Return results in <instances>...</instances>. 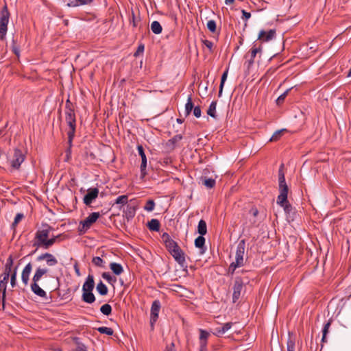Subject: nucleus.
<instances>
[{"label": "nucleus", "instance_id": "nucleus-15", "mask_svg": "<svg viewBox=\"0 0 351 351\" xmlns=\"http://www.w3.org/2000/svg\"><path fill=\"white\" fill-rule=\"evenodd\" d=\"M276 35V29H270L268 32L265 30L260 31L258 34V39L261 40L263 42H268L272 40Z\"/></svg>", "mask_w": 351, "mask_h": 351}, {"label": "nucleus", "instance_id": "nucleus-36", "mask_svg": "<svg viewBox=\"0 0 351 351\" xmlns=\"http://www.w3.org/2000/svg\"><path fill=\"white\" fill-rule=\"evenodd\" d=\"M73 112H75V105L71 101L69 98H68L65 102L64 113L67 114Z\"/></svg>", "mask_w": 351, "mask_h": 351}, {"label": "nucleus", "instance_id": "nucleus-13", "mask_svg": "<svg viewBox=\"0 0 351 351\" xmlns=\"http://www.w3.org/2000/svg\"><path fill=\"white\" fill-rule=\"evenodd\" d=\"M46 261V263L49 267H53L58 264V260L56 258L50 253L46 252L39 255L36 258L37 261Z\"/></svg>", "mask_w": 351, "mask_h": 351}, {"label": "nucleus", "instance_id": "nucleus-3", "mask_svg": "<svg viewBox=\"0 0 351 351\" xmlns=\"http://www.w3.org/2000/svg\"><path fill=\"white\" fill-rule=\"evenodd\" d=\"M284 165L282 164L278 170V182L280 194L277 198V203H285L287 202L289 188L285 181L283 171Z\"/></svg>", "mask_w": 351, "mask_h": 351}, {"label": "nucleus", "instance_id": "nucleus-16", "mask_svg": "<svg viewBox=\"0 0 351 351\" xmlns=\"http://www.w3.org/2000/svg\"><path fill=\"white\" fill-rule=\"evenodd\" d=\"M94 287H95L94 277L92 275H88V277L86 278L85 282L83 285L82 291L83 292L93 291Z\"/></svg>", "mask_w": 351, "mask_h": 351}, {"label": "nucleus", "instance_id": "nucleus-44", "mask_svg": "<svg viewBox=\"0 0 351 351\" xmlns=\"http://www.w3.org/2000/svg\"><path fill=\"white\" fill-rule=\"evenodd\" d=\"M278 205H280L281 207L284 208V210L286 213L289 214L292 211V206L289 202V201L287 199V202L285 203H277Z\"/></svg>", "mask_w": 351, "mask_h": 351}, {"label": "nucleus", "instance_id": "nucleus-49", "mask_svg": "<svg viewBox=\"0 0 351 351\" xmlns=\"http://www.w3.org/2000/svg\"><path fill=\"white\" fill-rule=\"evenodd\" d=\"M16 270H17V267H16L14 269L12 273L10 275V284L12 287H14L16 286Z\"/></svg>", "mask_w": 351, "mask_h": 351}, {"label": "nucleus", "instance_id": "nucleus-18", "mask_svg": "<svg viewBox=\"0 0 351 351\" xmlns=\"http://www.w3.org/2000/svg\"><path fill=\"white\" fill-rule=\"evenodd\" d=\"M249 214L253 217V220L252 221V224L254 226H258L261 223V219H258L259 211L256 207H252L249 210Z\"/></svg>", "mask_w": 351, "mask_h": 351}, {"label": "nucleus", "instance_id": "nucleus-14", "mask_svg": "<svg viewBox=\"0 0 351 351\" xmlns=\"http://www.w3.org/2000/svg\"><path fill=\"white\" fill-rule=\"evenodd\" d=\"M261 51V47H253L252 48L250 51L245 55V58H247L248 55L250 54V58L247 60L245 62L247 64V68L249 70L251 66L254 62V58L256 57V54Z\"/></svg>", "mask_w": 351, "mask_h": 351}, {"label": "nucleus", "instance_id": "nucleus-60", "mask_svg": "<svg viewBox=\"0 0 351 351\" xmlns=\"http://www.w3.org/2000/svg\"><path fill=\"white\" fill-rule=\"evenodd\" d=\"M241 12H242V19L243 20L247 21L251 17V14L250 12H246L245 10H242Z\"/></svg>", "mask_w": 351, "mask_h": 351}, {"label": "nucleus", "instance_id": "nucleus-4", "mask_svg": "<svg viewBox=\"0 0 351 351\" xmlns=\"http://www.w3.org/2000/svg\"><path fill=\"white\" fill-rule=\"evenodd\" d=\"M10 12L7 5H4L0 13V40H3L8 30V23L10 18Z\"/></svg>", "mask_w": 351, "mask_h": 351}, {"label": "nucleus", "instance_id": "nucleus-54", "mask_svg": "<svg viewBox=\"0 0 351 351\" xmlns=\"http://www.w3.org/2000/svg\"><path fill=\"white\" fill-rule=\"evenodd\" d=\"M101 276L104 279L107 280L109 283H111L112 281L114 282L116 280L115 278L113 280V278L111 276V275L108 272H104L101 274Z\"/></svg>", "mask_w": 351, "mask_h": 351}, {"label": "nucleus", "instance_id": "nucleus-20", "mask_svg": "<svg viewBox=\"0 0 351 351\" xmlns=\"http://www.w3.org/2000/svg\"><path fill=\"white\" fill-rule=\"evenodd\" d=\"M31 289L33 293L36 295L41 298H47L46 292L39 287L38 282H33L31 285Z\"/></svg>", "mask_w": 351, "mask_h": 351}, {"label": "nucleus", "instance_id": "nucleus-30", "mask_svg": "<svg viewBox=\"0 0 351 351\" xmlns=\"http://www.w3.org/2000/svg\"><path fill=\"white\" fill-rule=\"evenodd\" d=\"M197 232L200 235H205L207 233V226L206 221L204 219H201L198 223Z\"/></svg>", "mask_w": 351, "mask_h": 351}, {"label": "nucleus", "instance_id": "nucleus-5", "mask_svg": "<svg viewBox=\"0 0 351 351\" xmlns=\"http://www.w3.org/2000/svg\"><path fill=\"white\" fill-rule=\"evenodd\" d=\"M26 152L19 147H16L13 150L12 158L10 159L11 167L13 169L19 170L21 164L25 159Z\"/></svg>", "mask_w": 351, "mask_h": 351}, {"label": "nucleus", "instance_id": "nucleus-61", "mask_svg": "<svg viewBox=\"0 0 351 351\" xmlns=\"http://www.w3.org/2000/svg\"><path fill=\"white\" fill-rule=\"evenodd\" d=\"M5 298H6V290H3L2 292V296L1 298V302H2V308L4 310L5 308Z\"/></svg>", "mask_w": 351, "mask_h": 351}, {"label": "nucleus", "instance_id": "nucleus-53", "mask_svg": "<svg viewBox=\"0 0 351 351\" xmlns=\"http://www.w3.org/2000/svg\"><path fill=\"white\" fill-rule=\"evenodd\" d=\"M12 267L11 266L5 265L4 271L1 276H2L4 278L9 280L10 272L12 271Z\"/></svg>", "mask_w": 351, "mask_h": 351}, {"label": "nucleus", "instance_id": "nucleus-48", "mask_svg": "<svg viewBox=\"0 0 351 351\" xmlns=\"http://www.w3.org/2000/svg\"><path fill=\"white\" fill-rule=\"evenodd\" d=\"M154 206H155L154 201L153 199H149L148 201H147V202L144 206V209L150 212L154 209Z\"/></svg>", "mask_w": 351, "mask_h": 351}, {"label": "nucleus", "instance_id": "nucleus-34", "mask_svg": "<svg viewBox=\"0 0 351 351\" xmlns=\"http://www.w3.org/2000/svg\"><path fill=\"white\" fill-rule=\"evenodd\" d=\"M216 107H217V101H213L209 106V108L207 110V114L213 118H216Z\"/></svg>", "mask_w": 351, "mask_h": 351}, {"label": "nucleus", "instance_id": "nucleus-56", "mask_svg": "<svg viewBox=\"0 0 351 351\" xmlns=\"http://www.w3.org/2000/svg\"><path fill=\"white\" fill-rule=\"evenodd\" d=\"M145 49V46L143 44H140L138 46V48L136 51V52L134 53V57H137L139 56L140 53H143Z\"/></svg>", "mask_w": 351, "mask_h": 351}, {"label": "nucleus", "instance_id": "nucleus-42", "mask_svg": "<svg viewBox=\"0 0 351 351\" xmlns=\"http://www.w3.org/2000/svg\"><path fill=\"white\" fill-rule=\"evenodd\" d=\"M100 311L105 315H109L112 313V306L108 304H105L101 306Z\"/></svg>", "mask_w": 351, "mask_h": 351}, {"label": "nucleus", "instance_id": "nucleus-46", "mask_svg": "<svg viewBox=\"0 0 351 351\" xmlns=\"http://www.w3.org/2000/svg\"><path fill=\"white\" fill-rule=\"evenodd\" d=\"M128 195H123L119 196L116 199L115 204L125 205V204H126L128 203Z\"/></svg>", "mask_w": 351, "mask_h": 351}, {"label": "nucleus", "instance_id": "nucleus-50", "mask_svg": "<svg viewBox=\"0 0 351 351\" xmlns=\"http://www.w3.org/2000/svg\"><path fill=\"white\" fill-rule=\"evenodd\" d=\"M8 282V279L4 278L2 276H0V291H3V290H6L7 284Z\"/></svg>", "mask_w": 351, "mask_h": 351}, {"label": "nucleus", "instance_id": "nucleus-38", "mask_svg": "<svg viewBox=\"0 0 351 351\" xmlns=\"http://www.w3.org/2000/svg\"><path fill=\"white\" fill-rule=\"evenodd\" d=\"M227 76H228V69H226L221 75V82H220V85H219V93H218L219 97H221L222 95L223 86H224L225 82L227 79Z\"/></svg>", "mask_w": 351, "mask_h": 351}, {"label": "nucleus", "instance_id": "nucleus-57", "mask_svg": "<svg viewBox=\"0 0 351 351\" xmlns=\"http://www.w3.org/2000/svg\"><path fill=\"white\" fill-rule=\"evenodd\" d=\"M241 266H239V265L234 263H232L229 267H228V273L230 274H233L235 269L237 268V267H240Z\"/></svg>", "mask_w": 351, "mask_h": 351}, {"label": "nucleus", "instance_id": "nucleus-32", "mask_svg": "<svg viewBox=\"0 0 351 351\" xmlns=\"http://www.w3.org/2000/svg\"><path fill=\"white\" fill-rule=\"evenodd\" d=\"M193 108L194 104L192 101L191 96L190 95L188 97L187 102L185 105V116H189L191 114V111L193 110Z\"/></svg>", "mask_w": 351, "mask_h": 351}, {"label": "nucleus", "instance_id": "nucleus-31", "mask_svg": "<svg viewBox=\"0 0 351 351\" xmlns=\"http://www.w3.org/2000/svg\"><path fill=\"white\" fill-rule=\"evenodd\" d=\"M151 30L155 34H159L162 31V27L158 21H154L151 24Z\"/></svg>", "mask_w": 351, "mask_h": 351}, {"label": "nucleus", "instance_id": "nucleus-23", "mask_svg": "<svg viewBox=\"0 0 351 351\" xmlns=\"http://www.w3.org/2000/svg\"><path fill=\"white\" fill-rule=\"evenodd\" d=\"M205 238L204 237V235L198 236L195 240V245L196 247L200 249L201 254H204L205 252Z\"/></svg>", "mask_w": 351, "mask_h": 351}, {"label": "nucleus", "instance_id": "nucleus-28", "mask_svg": "<svg viewBox=\"0 0 351 351\" xmlns=\"http://www.w3.org/2000/svg\"><path fill=\"white\" fill-rule=\"evenodd\" d=\"M147 228L151 231H156L158 232L160 230V221L156 219H152L151 221H149L147 223Z\"/></svg>", "mask_w": 351, "mask_h": 351}, {"label": "nucleus", "instance_id": "nucleus-22", "mask_svg": "<svg viewBox=\"0 0 351 351\" xmlns=\"http://www.w3.org/2000/svg\"><path fill=\"white\" fill-rule=\"evenodd\" d=\"M48 272V269L47 268H41L38 267L36 270V272L33 276L32 280L33 282H38L41 278L45 275Z\"/></svg>", "mask_w": 351, "mask_h": 351}, {"label": "nucleus", "instance_id": "nucleus-2", "mask_svg": "<svg viewBox=\"0 0 351 351\" xmlns=\"http://www.w3.org/2000/svg\"><path fill=\"white\" fill-rule=\"evenodd\" d=\"M52 230V227H51L49 224H42L41 228L38 229L35 234V237L33 243V246L36 247V249L32 253H30L29 255L34 254L36 250L39 247L44 248L46 241L49 237L50 232Z\"/></svg>", "mask_w": 351, "mask_h": 351}, {"label": "nucleus", "instance_id": "nucleus-21", "mask_svg": "<svg viewBox=\"0 0 351 351\" xmlns=\"http://www.w3.org/2000/svg\"><path fill=\"white\" fill-rule=\"evenodd\" d=\"M182 139V136L181 134H177L171 139L168 140V141L166 143V147H168L170 150H173L176 147V144Z\"/></svg>", "mask_w": 351, "mask_h": 351}, {"label": "nucleus", "instance_id": "nucleus-10", "mask_svg": "<svg viewBox=\"0 0 351 351\" xmlns=\"http://www.w3.org/2000/svg\"><path fill=\"white\" fill-rule=\"evenodd\" d=\"M137 149L139 156L141 157V178H144L147 175L146 168H147V157L145 154V151L143 147L141 145H138Z\"/></svg>", "mask_w": 351, "mask_h": 351}, {"label": "nucleus", "instance_id": "nucleus-40", "mask_svg": "<svg viewBox=\"0 0 351 351\" xmlns=\"http://www.w3.org/2000/svg\"><path fill=\"white\" fill-rule=\"evenodd\" d=\"M295 339L289 334L287 342V351H295Z\"/></svg>", "mask_w": 351, "mask_h": 351}, {"label": "nucleus", "instance_id": "nucleus-27", "mask_svg": "<svg viewBox=\"0 0 351 351\" xmlns=\"http://www.w3.org/2000/svg\"><path fill=\"white\" fill-rule=\"evenodd\" d=\"M82 299L84 302L92 304L95 301V296L93 293V291H85L82 293Z\"/></svg>", "mask_w": 351, "mask_h": 351}, {"label": "nucleus", "instance_id": "nucleus-43", "mask_svg": "<svg viewBox=\"0 0 351 351\" xmlns=\"http://www.w3.org/2000/svg\"><path fill=\"white\" fill-rule=\"evenodd\" d=\"M24 218V215L23 213H18L16 214L15 218H14V220L13 221V223H12L11 225V228L12 229H13L14 230H15L16 229V226L18 225V223L22 220V219Z\"/></svg>", "mask_w": 351, "mask_h": 351}, {"label": "nucleus", "instance_id": "nucleus-41", "mask_svg": "<svg viewBox=\"0 0 351 351\" xmlns=\"http://www.w3.org/2000/svg\"><path fill=\"white\" fill-rule=\"evenodd\" d=\"M285 132H287L286 129H282L275 132L271 137L269 141H277Z\"/></svg>", "mask_w": 351, "mask_h": 351}, {"label": "nucleus", "instance_id": "nucleus-59", "mask_svg": "<svg viewBox=\"0 0 351 351\" xmlns=\"http://www.w3.org/2000/svg\"><path fill=\"white\" fill-rule=\"evenodd\" d=\"M202 111L199 106H195L193 108V114L195 117L199 118L201 117Z\"/></svg>", "mask_w": 351, "mask_h": 351}, {"label": "nucleus", "instance_id": "nucleus-39", "mask_svg": "<svg viewBox=\"0 0 351 351\" xmlns=\"http://www.w3.org/2000/svg\"><path fill=\"white\" fill-rule=\"evenodd\" d=\"M331 322H332V320L330 319L324 326V328H323V330H322V333H323L322 339V342H326V336H327V334L328 332L329 328H330V326L331 325Z\"/></svg>", "mask_w": 351, "mask_h": 351}, {"label": "nucleus", "instance_id": "nucleus-62", "mask_svg": "<svg viewBox=\"0 0 351 351\" xmlns=\"http://www.w3.org/2000/svg\"><path fill=\"white\" fill-rule=\"evenodd\" d=\"M165 351H176L174 343L171 342L170 344L167 345Z\"/></svg>", "mask_w": 351, "mask_h": 351}, {"label": "nucleus", "instance_id": "nucleus-47", "mask_svg": "<svg viewBox=\"0 0 351 351\" xmlns=\"http://www.w3.org/2000/svg\"><path fill=\"white\" fill-rule=\"evenodd\" d=\"M206 27L210 32H212V33L216 32L217 25H216V23L215 21H213V20L208 21L207 23Z\"/></svg>", "mask_w": 351, "mask_h": 351}, {"label": "nucleus", "instance_id": "nucleus-19", "mask_svg": "<svg viewBox=\"0 0 351 351\" xmlns=\"http://www.w3.org/2000/svg\"><path fill=\"white\" fill-rule=\"evenodd\" d=\"M232 324H233L232 322H227L224 324L223 326L216 328L214 335L217 337L221 336L225 332H226L229 329L231 328Z\"/></svg>", "mask_w": 351, "mask_h": 351}, {"label": "nucleus", "instance_id": "nucleus-64", "mask_svg": "<svg viewBox=\"0 0 351 351\" xmlns=\"http://www.w3.org/2000/svg\"><path fill=\"white\" fill-rule=\"evenodd\" d=\"M13 263H14V259L12 258V256L10 255L9 257L8 258V259H7L5 265H8V266L12 267L13 266Z\"/></svg>", "mask_w": 351, "mask_h": 351}, {"label": "nucleus", "instance_id": "nucleus-55", "mask_svg": "<svg viewBox=\"0 0 351 351\" xmlns=\"http://www.w3.org/2000/svg\"><path fill=\"white\" fill-rule=\"evenodd\" d=\"M202 43L209 49V51L210 53L213 52V43L211 41H210L208 40H202Z\"/></svg>", "mask_w": 351, "mask_h": 351}, {"label": "nucleus", "instance_id": "nucleus-1", "mask_svg": "<svg viewBox=\"0 0 351 351\" xmlns=\"http://www.w3.org/2000/svg\"><path fill=\"white\" fill-rule=\"evenodd\" d=\"M165 247L169 254L173 257L175 261L182 267H187L186 265L185 254L184 251L180 248L177 242L173 240L169 234L167 232H164L161 237Z\"/></svg>", "mask_w": 351, "mask_h": 351}, {"label": "nucleus", "instance_id": "nucleus-25", "mask_svg": "<svg viewBox=\"0 0 351 351\" xmlns=\"http://www.w3.org/2000/svg\"><path fill=\"white\" fill-rule=\"evenodd\" d=\"M93 0H73L70 3H66L68 7H77L80 5H90Z\"/></svg>", "mask_w": 351, "mask_h": 351}, {"label": "nucleus", "instance_id": "nucleus-8", "mask_svg": "<svg viewBox=\"0 0 351 351\" xmlns=\"http://www.w3.org/2000/svg\"><path fill=\"white\" fill-rule=\"evenodd\" d=\"M160 309V302L159 300H154L152 302L151 307V313H150V326L151 329L153 330L154 329V324L157 321L158 318V313Z\"/></svg>", "mask_w": 351, "mask_h": 351}, {"label": "nucleus", "instance_id": "nucleus-35", "mask_svg": "<svg viewBox=\"0 0 351 351\" xmlns=\"http://www.w3.org/2000/svg\"><path fill=\"white\" fill-rule=\"evenodd\" d=\"M97 291L101 295H106L108 294V289L105 284L102 281H100L97 285Z\"/></svg>", "mask_w": 351, "mask_h": 351}, {"label": "nucleus", "instance_id": "nucleus-33", "mask_svg": "<svg viewBox=\"0 0 351 351\" xmlns=\"http://www.w3.org/2000/svg\"><path fill=\"white\" fill-rule=\"evenodd\" d=\"M62 234H58L56 236L53 235L51 238H49L47 241H46V243L44 246L43 249H49L50 247H51L55 243L57 242L58 239L60 238Z\"/></svg>", "mask_w": 351, "mask_h": 351}, {"label": "nucleus", "instance_id": "nucleus-11", "mask_svg": "<svg viewBox=\"0 0 351 351\" xmlns=\"http://www.w3.org/2000/svg\"><path fill=\"white\" fill-rule=\"evenodd\" d=\"M99 195V189L97 188H90L87 190V193L83 198L84 204L90 206Z\"/></svg>", "mask_w": 351, "mask_h": 351}, {"label": "nucleus", "instance_id": "nucleus-51", "mask_svg": "<svg viewBox=\"0 0 351 351\" xmlns=\"http://www.w3.org/2000/svg\"><path fill=\"white\" fill-rule=\"evenodd\" d=\"M92 262L95 265H96L97 267H104V261L99 256L94 257L92 260Z\"/></svg>", "mask_w": 351, "mask_h": 351}, {"label": "nucleus", "instance_id": "nucleus-17", "mask_svg": "<svg viewBox=\"0 0 351 351\" xmlns=\"http://www.w3.org/2000/svg\"><path fill=\"white\" fill-rule=\"evenodd\" d=\"M32 265L31 263H29L26 266L24 267L22 274H21V278L22 281L24 283L25 285H27L29 282V274L32 271Z\"/></svg>", "mask_w": 351, "mask_h": 351}, {"label": "nucleus", "instance_id": "nucleus-24", "mask_svg": "<svg viewBox=\"0 0 351 351\" xmlns=\"http://www.w3.org/2000/svg\"><path fill=\"white\" fill-rule=\"evenodd\" d=\"M199 344H202V346H205L208 343V339L210 337V333L203 329H199Z\"/></svg>", "mask_w": 351, "mask_h": 351}, {"label": "nucleus", "instance_id": "nucleus-6", "mask_svg": "<svg viewBox=\"0 0 351 351\" xmlns=\"http://www.w3.org/2000/svg\"><path fill=\"white\" fill-rule=\"evenodd\" d=\"M99 217L100 213L98 212L90 213L84 221H80L79 231L80 232H85L94 223L96 222Z\"/></svg>", "mask_w": 351, "mask_h": 351}, {"label": "nucleus", "instance_id": "nucleus-52", "mask_svg": "<svg viewBox=\"0 0 351 351\" xmlns=\"http://www.w3.org/2000/svg\"><path fill=\"white\" fill-rule=\"evenodd\" d=\"M289 91V90H287L284 93H282V95H280L276 99V104L278 106H280L285 101L287 94H288V92Z\"/></svg>", "mask_w": 351, "mask_h": 351}, {"label": "nucleus", "instance_id": "nucleus-58", "mask_svg": "<svg viewBox=\"0 0 351 351\" xmlns=\"http://www.w3.org/2000/svg\"><path fill=\"white\" fill-rule=\"evenodd\" d=\"M77 348L75 351H87V348L84 344L81 342H75Z\"/></svg>", "mask_w": 351, "mask_h": 351}, {"label": "nucleus", "instance_id": "nucleus-9", "mask_svg": "<svg viewBox=\"0 0 351 351\" xmlns=\"http://www.w3.org/2000/svg\"><path fill=\"white\" fill-rule=\"evenodd\" d=\"M244 281L241 277H237L235 278L233 285V294H232V302L235 303L241 296V293L243 289Z\"/></svg>", "mask_w": 351, "mask_h": 351}, {"label": "nucleus", "instance_id": "nucleus-12", "mask_svg": "<svg viewBox=\"0 0 351 351\" xmlns=\"http://www.w3.org/2000/svg\"><path fill=\"white\" fill-rule=\"evenodd\" d=\"M65 121L69 128L67 135L69 136V143L73 140L76 130V117H65Z\"/></svg>", "mask_w": 351, "mask_h": 351}, {"label": "nucleus", "instance_id": "nucleus-7", "mask_svg": "<svg viewBox=\"0 0 351 351\" xmlns=\"http://www.w3.org/2000/svg\"><path fill=\"white\" fill-rule=\"evenodd\" d=\"M245 250V241L242 239L239 241L236 250L234 263L242 267L244 265V254Z\"/></svg>", "mask_w": 351, "mask_h": 351}, {"label": "nucleus", "instance_id": "nucleus-37", "mask_svg": "<svg viewBox=\"0 0 351 351\" xmlns=\"http://www.w3.org/2000/svg\"><path fill=\"white\" fill-rule=\"evenodd\" d=\"M203 184L208 189H213L216 184L215 180L213 178H202Z\"/></svg>", "mask_w": 351, "mask_h": 351}, {"label": "nucleus", "instance_id": "nucleus-63", "mask_svg": "<svg viewBox=\"0 0 351 351\" xmlns=\"http://www.w3.org/2000/svg\"><path fill=\"white\" fill-rule=\"evenodd\" d=\"M72 142L73 141H71V143H69V136H68V145H69V147L67 148V149L66 150V154H67V155H71V147H72Z\"/></svg>", "mask_w": 351, "mask_h": 351}, {"label": "nucleus", "instance_id": "nucleus-29", "mask_svg": "<svg viewBox=\"0 0 351 351\" xmlns=\"http://www.w3.org/2000/svg\"><path fill=\"white\" fill-rule=\"evenodd\" d=\"M110 268L115 275H120L123 271V269L121 264L117 263H111L110 264Z\"/></svg>", "mask_w": 351, "mask_h": 351}, {"label": "nucleus", "instance_id": "nucleus-26", "mask_svg": "<svg viewBox=\"0 0 351 351\" xmlns=\"http://www.w3.org/2000/svg\"><path fill=\"white\" fill-rule=\"evenodd\" d=\"M135 207L128 205L127 209L124 211V217L126 218L127 221H129L135 216Z\"/></svg>", "mask_w": 351, "mask_h": 351}, {"label": "nucleus", "instance_id": "nucleus-45", "mask_svg": "<svg viewBox=\"0 0 351 351\" xmlns=\"http://www.w3.org/2000/svg\"><path fill=\"white\" fill-rule=\"evenodd\" d=\"M97 330L101 334H106L107 335H112L114 333L113 330L111 328L101 326L97 328Z\"/></svg>", "mask_w": 351, "mask_h": 351}]
</instances>
